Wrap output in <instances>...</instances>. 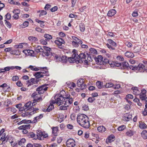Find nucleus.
Listing matches in <instances>:
<instances>
[{"mask_svg": "<svg viewBox=\"0 0 147 147\" xmlns=\"http://www.w3.org/2000/svg\"><path fill=\"white\" fill-rule=\"evenodd\" d=\"M33 145V147H42L41 145L40 144L34 143Z\"/></svg>", "mask_w": 147, "mask_h": 147, "instance_id": "nucleus-64", "label": "nucleus"}, {"mask_svg": "<svg viewBox=\"0 0 147 147\" xmlns=\"http://www.w3.org/2000/svg\"><path fill=\"white\" fill-rule=\"evenodd\" d=\"M133 90V94L135 95H138L140 94V92L138 87H135L132 88Z\"/></svg>", "mask_w": 147, "mask_h": 147, "instance_id": "nucleus-24", "label": "nucleus"}, {"mask_svg": "<svg viewBox=\"0 0 147 147\" xmlns=\"http://www.w3.org/2000/svg\"><path fill=\"white\" fill-rule=\"evenodd\" d=\"M77 52V51L76 49H74L73 50L72 58H70L69 61L77 63L84 62L86 57L85 54L84 53H80L78 55Z\"/></svg>", "mask_w": 147, "mask_h": 147, "instance_id": "nucleus-2", "label": "nucleus"}, {"mask_svg": "<svg viewBox=\"0 0 147 147\" xmlns=\"http://www.w3.org/2000/svg\"><path fill=\"white\" fill-rule=\"evenodd\" d=\"M109 64H110L111 67H114L115 66L117 67H119L121 66V63H116V62L110 61L109 62Z\"/></svg>", "mask_w": 147, "mask_h": 147, "instance_id": "nucleus-17", "label": "nucleus"}, {"mask_svg": "<svg viewBox=\"0 0 147 147\" xmlns=\"http://www.w3.org/2000/svg\"><path fill=\"white\" fill-rule=\"evenodd\" d=\"M65 95L64 96V97H63L64 98L62 100H63V102H65V101H67V100H65L66 99H68L69 98L70 96V95L67 92H66L65 94Z\"/></svg>", "mask_w": 147, "mask_h": 147, "instance_id": "nucleus-33", "label": "nucleus"}, {"mask_svg": "<svg viewBox=\"0 0 147 147\" xmlns=\"http://www.w3.org/2000/svg\"><path fill=\"white\" fill-rule=\"evenodd\" d=\"M139 127L141 129H144L147 127V125L142 121H140L139 122Z\"/></svg>", "mask_w": 147, "mask_h": 147, "instance_id": "nucleus-18", "label": "nucleus"}, {"mask_svg": "<svg viewBox=\"0 0 147 147\" xmlns=\"http://www.w3.org/2000/svg\"><path fill=\"white\" fill-rule=\"evenodd\" d=\"M28 39L30 41H31L36 42L38 40V39L37 38L32 36L29 37Z\"/></svg>", "mask_w": 147, "mask_h": 147, "instance_id": "nucleus-37", "label": "nucleus"}, {"mask_svg": "<svg viewBox=\"0 0 147 147\" xmlns=\"http://www.w3.org/2000/svg\"><path fill=\"white\" fill-rule=\"evenodd\" d=\"M132 16L134 17H136L138 16V14L136 11L135 10L132 13Z\"/></svg>", "mask_w": 147, "mask_h": 147, "instance_id": "nucleus-59", "label": "nucleus"}, {"mask_svg": "<svg viewBox=\"0 0 147 147\" xmlns=\"http://www.w3.org/2000/svg\"><path fill=\"white\" fill-rule=\"evenodd\" d=\"M58 7L57 6H55L50 9L51 11L52 12H54L57 10Z\"/></svg>", "mask_w": 147, "mask_h": 147, "instance_id": "nucleus-49", "label": "nucleus"}, {"mask_svg": "<svg viewBox=\"0 0 147 147\" xmlns=\"http://www.w3.org/2000/svg\"><path fill=\"white\" fill-rule=\"evenodd\" d=\"M95 100V99L93 97H90L88 99V102H92Z\"/></svg>", "mask_w": 147, "mask_h": 147, "instance_id": "nucleus-52", "label": "nucleus"}, {"mask_svg": "<svg viewBox=\"0 0 147 147\" xmlns=\"http://www.w3.org/2000/svg\"><path fill=\"white\" fill-rule=\"evenodd\" d=\"M34 98V99L33 100V102L34 103H36V102H38V100H40L41 99L42 100V98L41 97L37 98L36 99V98Z\"/></svg>", "mask_w": 147, "mask_h": 147, "instance_id": "nucleus-58", "label": "nucleus"}, {"mask_svg": "<svg viewBox=\"0 0 147 147\" xmlns=\"http://www.w3.org/2000/svg\"><path fill=\"white\" fill-rule=\"evenodd\" d=\"M96 85L98 88H101L102 87V83L100 81H98L96 83Z\"/></svg>", "mask_w": 147, "mask_h": 147, "instance_id": "nucleus-45", "label": "nucleus"}, {"mask_svg": "<svg viewBox=\"0 0 147 147\" xmlns=\"http://www.w3.org/2000/svg\"><path fill=\"white\" fill-rule=\"evenodd\" d=\"M29 24V22H28L25 21L23 22L22 25L24 27V28H25L28 26Z\"/></svg>", "mask_w": 147, "mask_h": 147, "instance_id": "nucleus-55", "label": "nucleus"}, {"mask_svg": "<svg viewBox=\"0 0 147 147\" xmlns=\"http://www.w3.org/2000/svg\"><path fill=\"white\" fill-rule=\"evenodd\" d=\"M107 41L109 43L112 45L113 47H115L117 46V44L111 39H109Z\"/></svg>", "mask_w": 147, "mask_h": 147, "instance_id": "nucleus-30", "label": "nucleus"}, {"mask_svg": "<svg viewBox=\"0 0 147 147\" xmlns=\"http://www.w3.org/2000/svg\"><path fill=\"white\" fill-rule=\"evenodd\" d=\"M90 52L91 53L96 54H97V52L96 49L94 48H91L90 49Z\"/></svg>", "mask_w": 147, "mask_h": 147, "instance_id": "nucleus-42", "label": "nucleus"}, {"mask_svg": "<svg viewBox=\"0 0 147 147\" xmlns=\"http://www.w3.org/2000/svg\"><path fill=\"white\" fill-rule=\"evenodd\" d=\"M115 140V137L113 135H111L107 139L106 141V142L107 144L109 143H111Z\"/></svg>", "mask_w": 147, "mask_h": 147, "instance_id": "nucleus-15", "label": "nucleus"}, {"mask_svg": "<svg viewBox=\"0 0 147 147\" xmlns=\"http://www.w3.org/2000/svg\"><path fill=\"white\" fill-rule=\"evenodd\" d=\"M113 86V84L112 83H107L105 85L106 88H111Z\"/></svg>", "mask_w": 147, "mask_h": 147, "instance_id": "nucleus-44", "label": "nucleus"}, {"mask_svg": "<svg viewBox=\"0 0 147 147\" xmlns=\"http://www.w3.org/2000/svg\"><path fill=\"white\" fill-rule=\"evenodd\" d=\"M77 0H71V7H74L76 3Z\"/></svg>", "mask_w": 147, "mask_h": 147, "instance_id": "nucleus-60", "label": "nucleus"}, {"mask_svg": "<svg viewBox=\"0 0 147 147\" xmlns=\"http://www.w3.org/2000/svg\"><path fill=\"white\" fill-rule=\"evenodd\" d=\"M107 36L109 38L113 37L115 36L114 33L111 32H108L107 34Z\"/></svg>", "mask_w": 147, "mask_h": 147, "instance_id": "nucleus-46", "label": "nucleus"}, {"mask_svg": "<svg viewBox=\"0 0 147 147\" xmlns=\"http://www.w3.org/2000/svg\"><path fill=\"white\" fill-rule=\"evenodd\" d=\"M7 141H8L10 143H11V144H12L13 142V141L15 140V139L13 138L12 136L11 135H7L6 137Z\"/></svg>", "mask_w": 147, "mask_h": 147, "instance_id": "nucleus-23", "label": "nucleus"}, {"mask_svg": "<svg viewBox=\"0 0 147 147\" xmlns=\"http://www.w3.org/2000/svg\"><path fill=\"white\" fill-rule=\"evenodd\" d=\"M82 109L85 111H87L89 109V107L88 105H84L82 107Z\"/></svg>", "mask_w": 147, "mask_h": 147, "instance_id": "nucleus-50", "label": "nucleus"}, {"mask_svg": "<svg viewBox=\"0 0 147 147\" xmlns=\"http://www.w3.org/2000/svg\"><path fill=\"white\" fill-rule=\"evenodd\" d=\"M22 123L27 124L26 119H24L18 123L17 124L20 125Z\"/></svg>", "mask_w": 147, "mask_h": 147, "instance_id": "nucleus-53", "label": "nucleus"}, {"mask_svg": "<svg viewBox=\"0 0 147 147\" xmlns=\"http://www.w3.org/2000/svg\"><path fill=\"white\" fill-rule=\"evenodd\" d=\"M76 118V115L74 113H72L71 115V119L72 120H74Z\"/></svg>", "mask_w": 147, "mask_h": 147, "instance_id": "nucleus-56", "label": "nucleus"}, {"mask_svg": "<svg viewBox=\"0 0 147 147\" xmlns=\"http://www.w3.org/2000/svg\"><path fill=\"white\" fill-rule=\"evenodd\" d=\"M67 87L71 89H73L76 86V84L73 82H69L67 84Z\"/></svg>", "mask_w": 147, "mask_h": 147, "instance_id": "nucleus-31", "label": "nucleus"}, {"mask_svg": "<svg viewBox=\"0 0 147 147\" xmlns=\"http://www.w3.org/2000/svg\"><path fill=\"white\" fill-rule=\"evenodd\" d=\"M72 45L75 47H78L79 46V43H78L74 41H72Z\"/></svg>", "mask_w": 147, "mask_h": 147, "instance_id": "nucleus-54", "label": "nucleus"}, {"mask_svg": "<svg viewBox=\"0 0 147 147\" xmlns=\"http://www.w3.org/2000/svg\"><path fill=\"white\" fill-rule=\"evenodd\" d=\"M97 130L100 132H103L106 130V128L103 126H100L97 128Z\"/></svg>", "mask_w": 147, "mask_h": 147, "instance_id": "nucleus-28", "label": "nucleus"}, {"mask_svg": "<svg viewBox=\"0 0 147 147\" xmlns=\"http://www.w3.org/2000/svg\"><path fill=\"white\" fill-rule=\"evenodd\" d=\"M41 74L40 72H37L35 73V74H34V76H35L36 79H38L43 77L44 75Z\"/></svg>", "mask_w": 147, "mask_h": 147, "instance_id": "nucleus-27", "label": "nucleus"}, {"mask_svg": "<svg viewBox=\"0 0 147 147\" xmlns=\"http://www.w3.org/2000/svg\"><path fill=\"white\" fill-rule=\"evenodd\" d=\"M125 55L128 58H132L134 56L133 53L129 51H127L125 53Z\"/></svg>", "mask_w": 147, "mask_h": 147, "instance_id": "nucleus-22", "label": "nucleus"}, {"mask_svg": "<svg viewBox=\"0 0 147 147\" xmlns=\"http://www.w3.org/2000/svg\"><path fill=\"white\" fill-rule=\"evenodd\" d=\"M103 57L101 55H99L96 59V61L98 64H99L100 65H101L103 63Z\"/></svg>", "mask_w": 147, "mask_h": 147, "instance_id": "nucleus-19", "label": "nucleus"}, {"mask_svg": "<svg viewBox=\"0 0 147 147\" xmlns=\"http://www.w3.org/2000/svg\"><path fill=\"white\" fill-rule=\"evenodd\" d=\"M13 12L14 14L19 15L20 13V11L19 9H16L13 11Z\"/></svg>", "mask_w": 147, "mask_h": 147, "instance_id": "nucleus-47", "label": "nucleus"}, {"mask_svg": "<svg viewBox=\"0 0 147 147\" xmlns=\"http://www.w3.org/2000/svg\"><path fill=\"white\" fill-rule=\"evenodd\" d=\"M16 85L18 87H21L22 86L23 84L21 83V81H18L16 83Z\"/></svg>", "mask_w": 147, "mask_h": 147, "instance_id": "nucleus-61", "label": "nucleus"}, {"mask_svg": "<svg viewBox=\"0 0 147 147\" xmlns=\"http://www.w3.org/2000/svg\"><path fill=\"white\" fill-rule=\"evenodd\" d=\"M31 104L32 102L30 101H29L25 104L24 107L28 108L29 107H30V106H31Z\"/></svg>", "mask_w": 147, "mask_h": 147, "instance_id": "nucleus-48", "label": "nucleus"}, {"mask_svg": "<svg viewBox=\"0 0 147 147\" xmlns=\"http://www.w3.org/2000/svg\"><path fill=\"white\" fill-rule=\"evenodd\" d=\"M37 139L39 140H42L41 137H43V138H46V134H44L42 131L40 130H38L37 131Z\"/></svg>", "mask_w": 147, "mask_h": 147, "instance_id": "nucleus-11", "label": "nucleus"}, {"mask_svg": "<svg viewBox=\"0 0 147 147\" xmlns=\"http://www.w3.org/2000/svg\"><path fill=\"white\" fill-rule=\"evenodd\" d=\"M132 118V115L129 113H125L123 117V119L126 121H129Z\"/></svg>", "mask_w": 147, "mask_h": 147, "instance_id": "nucleus-13", "label": "nucleus"}, {"mask_svg": "<svg viewBox=\"0 0 147 147\" xmlns=\"http://www.w3.org/2000/svg\"><path fill=\"white\" fill-rule=\"evenodd\" d=\"M78 123L81 127L86 129L88 128L90 126L89 119L85 115L79 114L77 117Z\"/></svg>", "mask_w": 147, "mask_h": 147, "instance_id": "nucleus-1", "label": "nucleus"}, {"mask_svg": "<svg viewBox=\"0 0 147 147\" xmlns=\"http://www.w3.org/2000/svg\"><path fill=\"white\" fill-rule=\"evenodd\" d=\"M71 38L74 40L72 41H74L76 42H77L79 43V44H82V41L78 38L74 36H71Z\"/></svg>", "mask_w": 147, "mask_h": 147, "instance_id": "nucleus-20", "label": "nucleus"}, {"mask_svg": "<svg viewBox=\"0 0 147 147\" xmlns=\"http://www.w3.org/2000/svg\"><path fill=\"white\" fill-rule=\"evenodd\" d=\"M117 59L119 60V61H123L124 60V59L123 57L122 56H118L117 57Z\"/></svg>", "mask_w": 147, "mask_h": 147, "instance_id": "nucleus-62", "label": "nucleus"}, {"mask_svg": "<svg viewBox=\"0 0 147 147\" xmlns=\"http://www.w3.org/2000/svg\"><path fill=\"white\" fill-rule=\"evenodd\" d=\"M122 64L124 68H127L129 67V64L127 62H123L122 63Z\"/></svg>", "mask_w": 147, "mask_h": 147, "instance_id": "nucleus-41", "label": "nucleus"}, {"mask_svg": "<svg viewBox=\"0 0 147 147\" xmlns=\"http://www.w3.org/2000/svg\"><path fill=\"white\" fill-rule=\"evenodd\" d=\"M26 141V139L24 138H22L20 141H18V144L19 145H22L23 144L25 143Z\"/></svg>", "mask_w": 147, "mask_h": 147, "instance_id": "nucleus-38", "label": "nucleus"}, {"mask_svg": "<svg viewBox=\"0 0 147 147\" xmlns=\"http://www.w3.org/2000/svg\"><path fill=\"white\" fill-rule=\"evenodd\" d=\"M147 65H144L142 63H140L136 67V70H138L140 72H144L145 71L147 72Z\"/></svg>", "mask_w": 147, "mask_h": 147, "instance_id": "nucleus-6", "label": "nucleus"}, {"mask_svg": "<svg viewBox=\"0 0 147 147\" xmlns=\"http://www.w3.org/2000/svg\"><path fill=\"white\" fill-rule=\"evenodd\" d=\"M54 49H52L49 47H47V59L50 58L53 56L55 57V59L56 61H60L61 60V57L58 55H57L53 53Z\"/></svg>", "mask_w": 147, "mask_h": 147, "instance_id": "nucleus-3", "label": "nucleus"}, {"mask_svg": "<svg viewBox=\"0 0 147 147\" xmlns=\"http://www.w3.org/2000/svg\"><path fill=\"white\" fill-rule=\"evenodd\" d=\"M70 58H72V55L71 57L68 58L65 56H63L61 57V62L62 63H67L68 62L69 63H74V62H70V61H69V60H70L69 59Z\"/></svg>", "mask_w": 147, "mask_h": 147, "instance_id": "nucleus-10", "label": "nucleus"}, {"mask_svg": "<svg viewBox=\"0 0 147 147\" xmlns=\"http://www.w3.org/2000/svg\"><path fill=\"white\" fill-rule=\"evenodd\" d=\"M129 67L131 69L133 70H136L137 67L134 66L132 65H130L129 66Z\"/></svg>", "mask_w": 147, "mask_h": 147, "instance_id": "nucleus-63", "label": "nucleus"}, {"mask_svg": "<svg viewBox=\"0 0 147 147\" xmlns=\"http://www.w3.org/2000/svg\"><path fill=\"white\" fill-rule=\"evenodd\" d=\"M135 133V131L133 130H129L126 132L125 134L127 136L131 137L133 136Z\"/></svg>", "mask_w": 147, "mask_h": 147, "instance_id": "nucleus-25", "label": "nucleus"}, {"mask_svg": "<svg viewBox=\"0 0 147 147\" xmlns=\"http://www.w3.org/2000/svg\"><path fill=\"white\" fill-rule=\"evenodd\" d=\"M19 79V78L17 76H13L12 78V80L13 81H17Z\"/></svg>", "mask_w": 147, "mask_h": 147, "instance_id": "nucleus-51", "label": "nucleus"}, {"mask_svg": "<svg viewBox=\"0 0 147 147\" xmlns=\"http://www.w3.org/2000/svg\"><path fill=\"white\" fill-rule=\"evenodd\" d=\"M55 100H52L50 101V105L48 106L47 109V112H49L54 108V106L53 105L54 103H56Z\"/></svg>", "mask_w": 147, "mask_h": 147, "instance_id": "nucleus-12", "label": "nucleus"}, {"mask_svg": "<svg viewBox=\"0 0 147 147\" xmlns=\"http://www.w3.org/2000/svg\"><path fill=\"white\" fill-rule=\"evenodd\" d=\"M142 136L144 139H147V131L146 130H143L141 133Z\"/></svg>", "mask_w": 147, "mask_h": 147, "instance_id": "nucleus-29", "label": "nucleus"}, {"mask_svg": "<svg viewBox=\"0 0 147 147\" xmlns=\"http://www.w3.org/2000/svg\"><path fill=\"white\" fill-rule=\"evenodd\" d=\"M55 43L57 45L59 48H61L60 46H61L65 42L64 40L60 38H57L56 40L55 41Z\"/></svg>", "mask_w": 147, "mask_h": 147, "instance_id": "nucleus-9", "label": "nucleus"}, {"mask_svg": "<svg viewBox=\"0 0 147 147\" xmlns=\"http://www.w3.org/2000/svg\"><path fill=\"white\" fill-rule=\"evenodd\" d=\"M58 127H56L52 128V134L54 136H56L58 135Z\"/></svg>", "mask_w": 147, "mask_h": 147, "instance_id": "nucleus-26", "label": "nucleus"}, {"mask_svg": "<svg viewBox=\"0 0 147 147\" xmlns=\"http://www.w3.org/2000/svg\"><path fill=\"white\" fill-rule=\"evenodd\" d=\"M66 92L64 90L61 91L59 94H56L54 96V99L55 100L56 104L59 106H60L63 103V98Z\"/></svg>", "mask_w": 147, "mask_h": 147, "instance_id": "nucleus-4", "label": "nucleus"}, {"mask_svg": "<svg viewBox=\"0 0 147 147\" xmlns=\"http://www.w3.org/2000/svg\"><path fill=\"white\" fill-rule=\"evenodd\" d=\"M41 90H46V87L44 88L43 86L42 85L38 87V88L36 89V91H41Z\"/></svg>", "mask_w": 147, "mask_h": 147, "instance_id": "nucleus-39", "label": "nucleus"}, {"mask_svg": "<svg viewBox=\"0 0 147 147\" xmlns=\"http://www.w3.org/2000/svg\"><path fill=\"white\" fill-rule=\"evenodd\" d=\"M37 13H39L38 16L40 17L42 16L45 15L46 14V11L44 10H39L37 11Z\"/></svg>", "mask_w": 147, "mask_h": 147, "instance_id": "nucleus-34", "label": "nucleus"}, {"mask_svg": "<svg viewBox=\"0 0 147 147\" xmlns=\"http://www.w3.org/2000/svg\"><path fill=\"white\" fill-rule=\"evenodd\" d=\"M134 53H137L141 51L140 48L138 46H136L134 47Z\"/></svg>", "mask_w": 147, "mask_h": 147, "instance_id": "nucleus-35", "label": "nucleus"}, {"mask_svg": "<svg viewBox=\"0 0 147 147\" xmlns=\"http://www.w3.org/2000/svg\"><path fill=\"white\" fill-rule=\"evenodd\" d=\"M126 126L125 125H122L119 126L117 128V129L118 131H121L124 130Z\"/></svg>", "mask_w": 147, "mask_h": 147, "instance_id": "nucleus-40", "label": "nucleus"}, {"mask_svg": "<svg viewBox=\"0 0 147 147\" xmlns=\"http://www.w3.org/2000/svg\"><path fill=\"white\" fill-rule=\"evenodd\" d=\"M64 104V106H61L59 107V110H66L67 109V107H69V105L67 104L66 101L63 102L62 104Z\"/></svg>", "mask_w": 147, "mask_h": 147, "instance_id": "nucleus-16", "label": "nucleus"}, {"mask_svg": "<svg viewBox=\"0 0 147 147\" xmlns=\"http://www.w3.org/2000/svg\"><path fill=\"white\" fill-rule=\"evenodd\" d=\"M106 45L107 47L110 49L114 50L115 49L113 47V46H111V45L108 43L106 44Z\"/></svg>", "mask_w": 147, "mask_h": 147, "instance_id": "nucleus-57", "label": "nucleus"}, {"mask_svg": "<svg viewBox=\"0 0 147 147\" xmlns=\"http://www.w3.org/2000/svg\"><path fill=\"white\" fill-rule=\"evenodd\" d=\"M116 12V11L115 9H111L108 11L107 15L111 17L115 15Z\"/></svg>", "mask_w": 147, "mask_h": 147, "instance_id": "nucleus-21", "label": "nucleus"}, {"mask_svg": "<svg viewBox=\"0 0 147 147\" xmlns=\"http://www.w3.org/2000/svg\"><path fill=\"white\" fill-rule=\"evenodd\" d=\"M146 90L145 89H143L141 90V92H140V94H139L140 95V98L141 100H146L147 102V97H146Z\"/></svg>", "mask_w": 147, "mask_h": 147, "instance_id": "nucleus-8", "label": "nucleus"}, {"mask_svg": "<svg viewBox=\"0 0 147 147\" xmlns=\"http://www.w3.org/2000/svg\"><path fill=\"white\" fill-rule=\"evenodd\" d=\"M35 21L36 22H38V23L40 24V26L41 27H43L44 25L43 24H44V22L43 21H40L38 19H36L35 20Z\"/></svg>", "mask_w": 147, "mask_h": 147, "instance_id": "nucleus-43", "label": "nucleus"}, {"mask_svg": "<svg viewBox=\"0 0 147 147\" xmlns=\"http://www.w3.org/2000/svg\"><path fill=\"white\" fill-rule=\"evenodd\" d=\"M25 51H26L27 53H28V55H30L32 56H34L33 54L34 53V51L32 50H30L29 49L28 50H26Z\"/></svg>", "mask_w": 147, "mask_h": 147, "instance_id": "nucleus-36", "label": "nucleus"}, {"mask_svg": "<svg viewBox=\"0 0 147 147\" xmlns=\"http://www.w3.org/2000/svg\"><path fill=\"white\" fill-rule=\"evenodd\" d=\"M85 80L84 79H79L77 82V85L79 87H80V88L83 90L86 88V86L84 83Z\"/></svg>", "mask_w": 147, "mask_h": 147, "instance_id": "nucleus-5", "label": "nucleus"}, {"mask_svg": "<svg viewBox=\"0 0 147 147\" xmlns=\"http://www.w3.org/2000/svg\"><path fill=\"white\" fill-rule=\"evenodd\" d=\"M46 91V90H41V91L40 90L37 91L38 92H35L32 94V95H31V97L33 98H37V96H36L38 95V94H43Z\"/></svg>", "mask_w": 147, "mask_h": 147, "instance_id": "nucleus-14", "label": "nucleus"}, {"mask_svg": "<svg viewBox=\"0 0 147 147\" xmlns=\"http://www.w3.org/2000/svg\"><path fill=\"white\" fill-rule=\"evenodd\" d=\"M66 145L67 147H74L76 145L75 142L73 139H69L67 141Z\"/></svg>", "mask_w": 147, "mask_h": 147, "instance_id": "nucleus-7", "label": "nucleus"}, {"mask_svg": "<svg viewBox=\"0 0 147 147\" xmlns=\"http://www.w3.org/2000/svg\"><path fill=\"white\" fill-rule=\"evenodd\" d=\"M88 56L87 57V59L85 58V60H84L85 63L88 64L89 62L92 61V59L91 57L88 55H87Z\"/></svg>", "mask_w": 147, "mask_h": 147, "instance_id": "nucleus-32", "label": "nucleus"}]
</instances>
